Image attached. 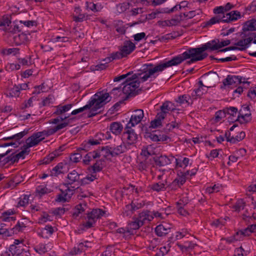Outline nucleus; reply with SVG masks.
<instances>
[{
	"instance_id": "44",
	"label": "nucleus",
	"mask_w": 256,
	"mask_h": 256,
	"mask_svg": "<svg viewBox=\"0 0 256 256\" xmlns=\"http://www.w3.org/2000/svg\"><path fill=\"white\" fill-rule=\"evenodd\" d=\"M226 218H220L214 220L212 221L211 224L216 228H222L226 224Z\"/></svg>"
},
{
	"instance_id": "11",
	"label": "nucleus",
	"mask_w": 256,
	"mask_h": 256,
	"mask_svg": "<svg viewBox=\"0 0 256 256\" xmlns=\"http://www.w3.org/2000/svg\"><path fill=\"white\" fill-rule=\"evenodd\" d=\"M242 76H241L229 74L223 80L222 84L224 87L232 85H234L235 86H236L238 84H248L249 86L250 82H242Z\"/></svg>"
},
{
	"instance_id": "28",
	"label": "nucleus",
	"mask_w": 256,
	"mask_h": 256,
	"mask_svg": "<svg viewBox=\"0 0 256 256\" xmlns=\"http://www.w3.org/2000/svg\"><path fill=\"white\" fill-rule=\"evenodd\" d=\"M123 129V126L120 122H113L110 126V130L114 134H120Z\"/></svg>"
},
{
	"instance_id": "56",
	"label": "nucleus",
	"mask_w": 256,
	"mask_h": 256,
	"mask_svg": "<svg viewBox=\"0 0 256 256\" xmlns=\"http://www.w3.org/2000/svg\"><path fill=\"white\" fill-rule=\"evenodd\" d=\"M20 24H23L24 26L30 28L31 26H37V22L36 20H20Z\"/></svg>"
},
{
	"instance_id": "37",
	"label": "nucleus",
	"mask_w": 256,
	"mask_h": 256,
	"mask_svg": "<svg viewBox=\"0 0 256 256\" xmlns=\"http://www.w3.org/2000/svg\"><path fill=\"white\" fill-rule=\"evenodd\" d=\"M145 130L146 132L144 135V138H150L152 141L154 142H158V134L154 133L156 132V130L153 131L152 132H148L147 128H146Z\"/></svg>"
},
{
	"instance_id": "41",
	"label": "nucleus",
	"mask_w": 256,
	"mask_h": 256,
	"mask_svg": "<svg viewBox=\"0 0 256 256\" xmlns=\"http://www.w3.org/2000/svg\"><path fill=\"white\" fill-rule=\"evenodd\" d=\"M177 184V186L181 187L186 182V176L184 174H180L178 172L177 177L174 180Z\"/></svg>"
},
{
	"instance_id": "59",
	"label": "nucleus",
	"mask_w": 256,
	"mask_h": 256,
	"mask_svg": "<svg viewBox=\"0 0 256 256\" xmlns=\"http://www.w3.org/2000/svg\"><path fill=\"white\" fill-rule=\"evenodd\" d=\"M138 169L140 171L146 170L147 168L148 167V163L146 161V158L145 160L140 162L138 166Z\"/></svg>"
},
{
	"instance_id": "24",
	"label": "nucleus",
	"mask_w": 256,
	"mask_h": 256,
	"mask_svg": "<svg viewBox=\"0 0 256 256\" xmlns=\"http://www.w3.org/2000/svg\"><path fill=\"white\" fill-rule=\"evenodd\" d=\"M242 30L244 32L256 31V20L252 19L246 21L243 24Z\"/></svg>"
},
{
	"instance_id": "5",
	"label": "nucleus",
	"mask_w": 256,
	"mask_h": 256,
	"mask_svg": "<svg viewBox=\"0 0 256 256\" xmlns=\"http://www.w3.org/2000/svg\"><path fill=\"white\" fill-rule=\"evenodd\" d=\"M9 251L12 256H29L30 254L28 247L24 245L23 240H14V244L9 247Z\"/></svg>"
},
{
	"instance_id": "57",
	"label": "nucleus",
	"mask_w": 256,
	"mask_h": 256,
	"mask_svg": "<svg viewBox=\"0 0 256 256\" xmlns=\"http://www.w3.org/2000/svg\"><path fill=\"white\" fill-rule=\"evenodd\" d=\"M132 205V204H127L126 206L124 209V212H123L124 214L126 216H128L133 214Z\"/></svg>"
},
{
	"instance_id": "7",
	"label": "nucleus",
	"mask_w": 256,
	"mask_h": 256,
	"mask_svg": "<svg viewBox=\"0 0 256 256\" xmlns=\"http://www.w3.org/2000/svg\"><path fill=\"white\" fill-rule=\"evenodd\" d=\"M238 113V114L236 120L230 118L231 122H238L240 124H243L248 123L251 120V113L248 106H243Z\"/></svg>"
},
{
	"instance_id": "22",
	"label": "nucleus",
	"mask_w": 256,
	"mask_h": 256,
	"mask_svg": "<svg viewBox=\"0 0 256 256\" xmlns=\"http://www.w3.org/2000/svg\"><path fill=\"white\" fill-rule=\"evenodd\" d=\"M72 104H68L64 106L59 104L56 106V111L53 113L54 115L59 116H64L63 114L68 112L72 106Z\"/></svg>"
},
{
	"instance_id": "29",
	"label": "nucleus",
	"mask_w": 256,
	"mask_h": 256,
	"mask_svg": "<svg viewBox=\"0 0 256 256\" xmlns=\"http://www.w3.org/2000/svg\"><path fill=\"white\" fill-rule=\"evenodd\" d=\"M20 94V92L16 84H14L13 88L8 90L4 93L6 96L10 98L18 97Z\"/></svg>"
},
{
	"instance_id": "43",
	"label": "nucleus",
	"mask_w": 256,
	"mask_h": 256,
	"mask_svg": "<svg viewBox=\"0 0 256 256\" xmlns=\"http://www.w3.org/2000/svg\"><path fill=\"white\" fill-rule=\"evenodd\" d=\"M224 112L226 114H229L230 117L228 118H232V116H235L238 112V108L236 107L230 106L229 108H224Z\"/></svg>"
},
{
	"instance_id": "60",
	"label": "nucleus",
	"mask_w": 256,
	"mask_h": 256,
	"mask_svg": "<svg viewBox=\"0 0 256 256\" xmlns=\"http://www.w3.org/2000/svg\"><path fill=\"white\" fill-rule=\"evenodd\" d=\"M29 131L28 129L24 130V131L20 132L19 133H18L12 136V138L14 139H15L16 140H19L22 138H23L24 136H26V134H28Z\"/></svg>"
},
{
	"instance_id": "3",
	"label": "nucleus",
	"mask_w": 256,
	"mask_h": 256,
	"mask_svg": "<svg viewBox=\"0 0 256 256\" xmlns=\"http://www.w3.org/2000/svg\"><path fill=\"white\" fill-rule=\"evenodd\" d=\"M226 17V18H225L226 16L224 14L222 16H221L220 15L214 16L209 20L204 22L202 24V28H208L220 22L228 23L230 22L236 20L241 18L240 12L238 10H232L230 12L227 13Z\"/></svg>"
},
{
	"instance_id": "16",
	"label": "nucleus",
	"mask_w": 256,
	"mask_h": 256,
	"mask_svg": "<svg viewBox=\"0 0 256 256\" xmlns=\"http://www.w3.org/2000/svg\"><path fill=\"white\" fill-rule=\"evenodd\" d=\"M171 228L166 223L158 225L155 228V232L158 236H166L170 232Z\"/></svg>"
},
{
	"instance_id": "19",
	"label": "nucleus",
	"mask_w": 256,
	"mask_h": 256,
	"mask_svg": "<svg viewBox=\"0 0 256 256\" xmlns=\"http://www.w3.org/2000/svg\"><path fill=\"white\" fill-rule=\"evenodd\" d=\"M100 156V154L98 150L89 152L84 156L82 162L86 165H89L92 160L99 158Z\"/></svg>"
},
{
	"instance_id": "6",
	"label": "nucleus",
	"mask_w": 256,
	"mask_h": 256,
	"mask_svg": "<svg viewBox=\"0 0 256 256\" xmlns=\"http://www.w3.org/2000/svg\"><path fill=\"white\" fill-rule=\"evenodd\" d=\"M212 46L210 43V41L207 42L206 43L202 44L201 47L200 48H192V53L194 56H196V58L198 61L202 60L206 58L208 56L207 53L204 52L206 50H208L210 52L214 51L215 50H212Z\"/></svg>"
},
{
	"instance_id": "62",
	"label": "nucleus",
	"mask_w": 256,
	"mask_h": 256,
	"mask_svg": "<svg viewBox=\"0 0 256 256\" xmlns=\"http://www.w3.org/2000/svg\"><path fill=\"white\" fill-rule=\"evenodd\" d=\"M162 122L160 121V120H158L157 118H155L152 120L150 122V125L149 126V128H156L160 126H162Z\"/></svg>"
},
{
	"instance_id": "49",
	"label": "nucleus",
	"mask_w": 256,
	"mask_h": 256,
	"mask_svg": "<svg viewBox=\"0 0 256 256\" xmlns=\"http://www.w3.org/2000/svg\"><path fill=\"white\" fill-rule=\"evenodd\" d=\"M245 206V202L242 200H238L236 203L233 206L236 211H240L241 210H243Z\"/></svg>"
},
{
	"instance_id": "46",
	"label": "nucleus",
	"mask_w": 256,
	"mask_h": 256,
	"mask_svg": "<svg viewBox=\"0 0 256 256\" xmlns=\"http://www.w3.org/2000/svg\"><path fill=\"white\" fill-rule=\"evenodd\" d=\"M226 113L224 108L223 110H220L216 112L214 115V120L216 122H220L222 118L226 116Z\"/></svg>"
},
{
	"instance_id": "58",
	"label": "nucleus",
	"mask_w": 256,
	"mask_h": 256,
	"mask_svg": "<svg viewBox=\"0 0 256 256\" xmlns=\"http://www.w3.org/2000/svg\"><path fill=\"white\" fill-rule=\"evenodd\" d=\"M91 146L88 142L87 141H84L80 146V147L78 149V150L79 152H81L82 150H84L86 152L90 150Z\"/></svg>"
},
{
	"instance_id": "33",
	"label": "nucleus",
	"mask_w": 256,
	"mask_h": 256,
	"mask_svg": "<svg viewBox=\"0 0 256 256\" xmlns=\"http://www.w3.org/2000/svg\"><path fill=\"white\" fill-rule=\"evenodd\" d=\"M64 168V164L62 162L58 163L56 166H54L50 171V176H57L58 174H62L63 172L62 170Z\"/></svg>"
},
{
	"instance_id": "48",
	"label": "nucleus",
	"mask_w": 256,
	"mask_h": 256,
	"mask_svg": "<svg viewBox=\"0 0 256 256\" xmlns=\"http://www.w3.org/2000/svg\"><path fill=\"white\" fill-rule=\"evenodd\" d=\"M100 160H96V162L89 168L94 172H100L102 170V167L100 166Z\"/></svg>"
},
{
	"instance_id": "17",
	"label": "nucleus",
	"mask_w": 256,
	"mask_h": 256,
	"mask_svg": "<svg viewBox=\"0 0 256 256\" xmlns=\"http://www.w3.org/2000/svg\"><path fill=\"white\" fill-rule=\"evenodd\" d=\"M106 212L100 208L93 209L91 212L86 213L87 218H90L96 222L104 216Z\"/></svg>"
},
{
	"instance_id": "30",
	"label": "nucleus",
	"mask_w": 256,
	"mask_h": 256,
	"mask_svg": "<svg viewBox=\"0 0 256 256\" xmlns=\"http://www.w3.org/2000/svg\"><path fill=\"white\" fill-rule=\"evenodd\" d=\"M86 206L87 204L86 202L77 204L74 208V211L72 214L73 217L76 218L80 214L85 211Z\"/></svg>"
},
{
	"instance_id": "64",
	"label": "nucleus",
	"mask_w": 256,
	"mask_h": 256,
	"mask_svg": "<svg viewBox=\"0 0 256 256\" xmlns=\"http://www.w3.org/2000/svg\"><path fill=\"white\" fill-rule=\"evenodd\" d=\"M20 49L18 48H10L4 50V53L7 55L13 54L14 55L19 53Z\"/></svg>"
},
{
	"instance_id": "31",
	"label": "nucleus",
	"mask_w": 256,
	"mask_h": 256,
	"mask_svg": "<svg viewBox=\"0 0 256 256\" xmlns=\"http://www.w3.org/2000/svg\"><path fill=\"white\" fill-rule=\"evenodd\" d=\"M24 26H19L18 24H14L13 27L11 26L8 30V33L6 34L8 38L10 34H17L19 32L23 31Z\"/></svg>"
},
{
	"instance_id": "63",
	"label": "nucleus",
	"mask_w": 256,
	"mask_h": 256,
	"mask_svg": "<svg viewBox=\"0 0 256 256\" xmlns=\"http://www.w3.org/2000/svg\"><path fill=\"white\" fill-rule=\"evenodd\" d=\"M54 160V156H52V154H50L48 156L44 158L43 160L40 161L41 164H50V162H52Z\"/></svg>"
},
{
	"instance_id": "61",
	"label": "nucleus",
	"mask_w": 256,
	"mask_h": 256,
	"mask_svg": "<svg viewBox=\"0 0 256 256\" xmlns=\"http://www.w3.org/2000/svg\"><path fill=\"white\" fill-rule=\"evenodd\" d=\"M31 56H29L28 58H20L18 59L20 64L23 66H28L32 64Z\"/></svg>"
},
{
	"instance_id": "35",
	"label": "nucleus",
	"mask_w": 256,
	"mask_h": 256,
	"mask_svg": "<svg viewBox=\"0 0 256 256\" xmlns=\"http://www.w3.org/2000/svg\"><path fill=\"white\" fill-rule=\"evenodd\" d=\"M246 136L245 132L243 131L240 132V134L236 136H232L231 138H228L227 142H230L232 144H236L242 140Z\"/></svg>"
},
{
	"instance_id": "8",
	"label": "nucleus",
	"mask_w": 256,
	"mask_h": 256,
	"mask_svg": "<svg viewBox=\"0 0 256 256\" xmlns=\"http://www.w3.org/2000/svg\"><path fill=\"white\" fill-rule=\"evenodd\" d=\"M238 113V114L236 120L230 118L231 122H238L240 124H243L248 123L251 120V113L248 106H243Z\"/></svg>"
},
{
	"instance_id": "12",
	"label": "nucleus",
	"mask_w": 256,
	"mask_h": 256,
	"mask_svg": "<svg viewBox=\"0 0 256 256\" xmlns=\"http://www.w3.org/2000/svg\"><path fill=\"white\" fill-rule=\"evenodd\" d=\"M144 116L143 110L138 109L134 112L131 116L130 120L126 125V128H130V127H134L136 125L140 123Z\"/></svg>"
},
{
	"instance_id": "20",
	"label": "nucleus",
	"mask_w": 256,
	"mask_h": 256,
	"mask_svg": "<svg viewBox=\"0 0 256 256\" xmlns=\"http://www.w3.org/2000/svg\"><path fill=\"white\" fill-rule=\"evenodd\" d=\"M68 180L64 185L65 186H71L74 182H78L80 178V174L75 170H72V172L68 173L66 177Z\"/></svg>"
},
{
	"instance_id": "52",
	"label": "nucleus",
	"mask_w": 256,
	"mask_h": 256,
	"mask_svg": "<svg viewBox=\"0 0 256 256\" xmlns=\"http://www.w3.org/2000/svg\"><path fill=\"white\" fill-rule=\"evenodd\" d=\"M82 154L80 152H76L72 154L70 156V160L75 163L79 162L82 159Z\"/></svg>"
},
{
	"instance_id": "1",
	"label": "nucleus",
	"mask_w": 256,
	"mask_h": 256,
	"mask_svg": "<svg viewBox=\"0 0 256 256\" xmlns=\"http://www.w3.org/2000/svg\"><path fill=\"white\" fill-rule=\"evenodd\" d=\"M168 61L164 62H160L159 64L154 66L153 64H144L138 72L133 74L130 78H128L122 84V92L126 94V99L129 97L134 96L139 94L142 90L139 88L140 81L138 80L142 74L144 75L140 77V79L142 82L146 81L149 78H156L155 74L158 72H162L165 68L170 67Z\"/></svg>"
},
{
	"instance_id": "55",
	"label": "nucleus",
	"mask_w": 256,
	"mask_h": 256,
	"mask_svg": "<svg viewBox=\"0 0 256 256\" xmlns=\"http://www.w3.org/2000/svg\"><path fill=\"white\" fill-rule=\"evenodd\" d=\"M83 251V242L79 244L78 247H74L73 250L70 252V254L72 255L77 254L82 252Z\"/></svg>"
},
{
	"instance_id": "9",
	"label": "nucleus",
	"mask_w": 256,
	"mask_h": 256,
	"mask_svg": "<svg viewBox=\"0 0 256 256\" xmlns=\"http://www.w3.org/2000/svg\"><path fill=\"white\" fill-rule=\"evenodd\" d=\"M52 128H50L47 130H43L42 132H34L32 136L29 137V139L31 140L32 142H29V146H35L38 145L41 141H42L44 138V136H49L52 135L54 133L52 132Z\"/></svg>"
},
{
	"instance_id": "51",
	"label": "nucleus",
	"mask_w": 256,
	"mask_h": 256,
	"mask_svg": "<svg viewBox=\"0 0 256 256\" xmlns=\"http://www.w3.org/2000/svg\"><path fill=\"white\" fill-rule=\"evenodd\" d=\"M125 57L124 56H123L122 53L120 52H113L111 54L110 56V57H107V58H110L111 60V62L114 60H118L122 58Z\"/></svg>"
},
{
	"instance_id": "39",
	"label": "nucleus",
	"mask_w": 256,
	"mask_h": 256,
	"mask_svg": "<svg viewBox=\"0 0 256 256\" xmlns=\"http://www.w3.org/2000/svg\"><path fill=\"white\" fill-rule=\"evenodd\" d=\"M34 250L40 254H44L48 251L46 244L42 243L36 246Z\"/></svg>"
},
{
	"instance_id": "23",
	"label": "nucleus",
	"mask_w": 256,
	"mask_h": 256,
	"mask_svg": "<svg viewBox=\"0 0 256 256\" xmlns=\"http://www.w3.org/2000/svg\"><path fill=\"white\" fill-rule=\"evenodd\" d=\"M140 218L142 220L144 224L149 222L154 218V215L152 212L148 210H144L139 214Z\"/></svg>"
},
{
	"instance_id": "13",
	"label": "nucleus",
	"mask_w": 256,
	"mask_h": 256,
	"mask_svg": "<svg viewBox=\"0 0 256 256\" xmlns=\"http://www.w3.org/2000/svg\"><path fill=\"white\" fill-rule=\"evenodd\" d=\"M130 127V128H126L125 127V132L123 133V136H126V141L128 145H132L136 142L138 138V134L135 132L134 129Z\"/></svg>"
},
{
	"instance_id": "14",
	"label": "nucleus",
	"mask_w": 256,
	"mask_h": 256,
	"mask_svg": "<svg viewBox=\"0 0 256 256\" xmlns=\"http://www.w3.org/2000/svg\"><path fill=\"white\" fill-rule=\"evenodd\" d=\"M202 77L206 88H210L218 80V76L216 72H210L204 74Z\"/></svg>"
},
{
	"instance_id": "2",
	"label": "nucleus",
	"mask_w": 256,
	"mask_h": 256,
	"mask_svg": "<svg viewBox=\"0 0 256 256\" xmlns=\"http://www.w3.org/2000/svg\"><path fill=\"white\" fill-rule=\"evenodd\" d=\"M110 100L111 97L109 93L104 92V90L98 92L90 98L88 104L83 107L72 110L70 114L76 115L85 110L90 109L94 104L97 108H102Z\"/></svg>"
},
{
	"instance_id": "47",
	"label": "nucleus",
	"mask_w": 256,
	"mask_h": 256,
	"mask_svg": "<svg viewBox=\"0 0 256 256\" xmlns=\"http://www.w3.org/2000/svg\"><path fill=\"white\" fill-rule=\"evenodd\" d=\"M91 108H92L91 110H90V112H88V114L87 115V118H92V117L97 115L98 114L100 113V112H97V110L98 109H100V108H97V106H96L95 104H94L92 106V107H91Z\"/></svg>"
},
{
	"instance_id": "15",
	"label": "nucleus",
	"mask_w": 256,
	"mask_h": 256,
	"mask_svg": "<svg viewBox=\"0 0 256 256\" xmlns=\"http://www.w3.org/2000/svg\"><path fill=\"white\" fill-rule=\"evenodd\" d=\"M136 48L135 44L130 40H126L120 50L125 57L131 54Z\"/></svg>"
},
{
	"instance_id": "26",
	"label": "nucleus",
	"mask_w": 256,
	"mask_h": 256,
	"mask_svg": "<svg viewBox=\"0 0 256 256\" xmlns=\"http://www.w3.org/2000/svg\"><path fill=\"white\" fill-rule=\"evenodd\" d=\"M132 219L133 221H132L128 224L129 227L128 229L130 228L132 230H138L140 226L144 224L142 220H140L139 215L138 217L134 216Z\"/></svg>"
},
{
	"instance_id": "34",
	"label": "nucleus",
	"mask_w": 256,
	"mask_h": 256,
	"mask_svg": "<svg viewBox=\"0 0 256 256\" xmlns=\"http://www.w3.org/2000/svg\"><path fill=\"white\" fill-rule=\"evenodd\" d=\"M26 228V224L20 221H18L16 226L10 230V234H17L18 232H22L24 229Z\"/></svg>"
},
{
	"instance_id": "38",
	"label": "nucleus",
	"mask_w": 256,
	"mask_h": 256,
	"mask_svg": "<svg viewBox=\"0 0 256 256\" xmlns=\"http://www.w3.org/2000/svg\"><path fill=\"white\" fill-rule=\"evenodd\" d=\"M102 61H106V62H100L99 64L95 66V68L93 70H102L106 69L108 67V64L111 62L110 58H105L102 60Z\"/></svg>"
},
{
	"instance_id": "53",
	"label": "nucleus",
	"mask_w": 256,
	"mask_h": 256,
	"mask_svg": "<svg viewBox=\"0 0 256 256\" xmlns=\"http://www.w3.org/2000/svg\"><path fill=\"white\" fill-rule=\"evenodd\" d=\"M85 219H88V220L86 222H84L82 224L86 229H88L94 227V225L96 224V222L92 220L90 218H87V216L85 217Z\"/></svg>"
},
{
	"instance_id": "18",
	"label": "nucleus",
	"mask_w": 256,
	"mask_h": 256,
	"mask_svg": "<svg viewBox=\"0 0 256 256\" xmlns=\"http://www.w3.org/2000/svg\"><path fill=\"white\" fill-rule=\"evenodd\" d=\"M210 42L212 46V50H215L228 46L230 44V40H222L220 42L218 38L210 40Z\"/></svg>"
},
{
	"instance_id": "45",
	"label": "nucleus",
	"mask_w": 256,
	"mask_h": 256,
	"mask_svg": "<svg viewBox=\"0 0 256 256\" xmlns=\"http://www.w3.org/2000/svg\"><path fill=\"white\" fill-rule=\"evenodd\" d=\"M129 2H123L116 5V10L118 13L124 12L130 7Z\"/></svg>"
},
{
	"instance_id": "27",
	"label": "nucleus",
	"mask_w": 256,
	"mask_h": 256,
	"mask_svg": "<svg viewBox=\"0 0 256 256\" xmlns=\"http://www.w3.org/2000/svg\"><path fill=\"white\" fill-rule=\"evenodd\" d=\"M242 38V39L236 42L234 45L240 46L241 48H244V50H245L249 46V45L252 42H253L254 40L252 39V37Z\"/></svg>"
},
{
	"instance_id": "36",
	"label": "nucleus",
	"mask_w": 256,
	"mask_h": 256,
	"mask_svg": "<svg viewBox=\"0 0 256 256\" xmlns=\"http://www.w3.org/2000/svg\"><path fill=\"white\" fill-rule=\"evenodd\" d=\"M150 187L151 190L156 192L165 190L166 188L165 184L160 182L154 183L150 185Z\"/></svg>"
},
{
	"instance_id": "54",
	"label": "nucleus",
	"mask_w": 256,
	"mask_h": 256,
	"mask_svg": "<svg viewBox=\"0 0 256 256\" xmlns=\"http://www.w3.org/2000/svg\"><path fill=\"white\" fill-rule=\"evenodd\" d=\"M29 196L28 195H24L23 198H21L18 204V206H24L28 204Z\"/></svg>"
},
{
	"instance_id": "42",
	"label": "nucleus",
	"mask_w": 256,
	"mask_h": 256,
	"mask_svg": "<svg viewBox=\"0 0 256 256\" xmlns=\"http://www.w3.org/2000/svg\"><path fill=\"white\" fill-rule=\"evenodd\" d=\"M190 99V96L188 94H183L178 96L177 99L176 100V102L182 104L184 102L190 104L188 100Z\"/></svg>"
},
{
	"instance_id": "32",
	"label": "nucleus",
	"mask_w": 256,
	"mask_h": 256,
	"mask_svg": "<svg viewBox=\"0 0 256 256\" xmlns=\"http://www.w3.org/2000/svg\"><path fill=\"white\" fill-rule=\"evenodd\" d=\"M86 6L87 8L90 10L94 12H100L103 8L102 5L100 3L94 4L92 2H86Z\"/></svg>"
},
{
	"instance_id": "4",
	"label": "nucleus",
	"mask_w": 256,
	"mask_h": 256,
	"mask_svg": "<svg viewBox=\"0 0 256 256\" xmlns=\"http://www.w3.org/2000/svg\"><path fill=\"white\" fill-rule=\"evenodd\" d=\"M192 48H189L182 54H178L168 60L170 66H178L188 59L190 60H187L185 64H191L198 62V60L196 56H193L192 53H194V52H192Z\"/></svg>"
},
{
	"instance_id": "10",
	"label": "nucleus",
	"mask_w": 256,
	"mask_h": 256,
	"mask_svg": "<svg viewBox=\"0 0 256 256\" xmlns=\"http://www.w3.org/2000/svg\"><path fill=\"white\" fill-rule=\"evenodd\" d=\"M29 40L28 34L26 32H21L17 34H10L8 36V42L16 46H20L26 44Z\"/></svg>"
},
{
	"instance_id": "21",
	"label": "nucleus",
	"mask_w": 256,
	"mask_h": 256,
	"mask_svg": "<svg viewBox=\"0 0 256 256\" xmlns=\"http://www.w3.org/2000/svg\"><path fill=\"white\" fill-rule=\"evenodd\" d=\"M154 160L156 166H162L171 163L170 160L166 156H160L154 158Z\"/></svg>"
},
{
	"instance_id": "40",
	"label": "nucleus",
	"mask_w": 256,
	"mask_h": 256,
	"mask_svg": "<svg viewBox=\"0 0 256 256\" xmlns=\"http://www.w3.org/2000/svg\"><path fill=\"white\" fill-rule=\"evenodd\" d=\"M240 36L242 38L252 37V39L254 40L253 43L256 44V32L255 31L244 32L242 30Z\"/></svg>"
},
{
	"instance_id": "50",
	"label": "nucleus",
	"mask_w": 256,
	"mask_h": 256,
	"mask_svg": "<svg viewBox=\"0 0 256 256\" xmlns=\"http://www.w3.org/2000/svg\"><path fill=\"white\" fill-rule=\"evenodd\" d=\"M62 192V194H60L58 196L56 200L57 202H66L67 200L66 196H68V192H65L64 191L62 190H60Z\"/></svg>"
},
{
	"instance_id": "25",
	"label": "nucleus",
	"mask_w": 256,
	"mask_h": 256,
	"mask_svg": "<svg viewBox=\"0 0 256 256\" xmlns=\"http://www.w3.org/2000/svg\"><path fill=\"white\" fill-rule=\"evenodd\" d=\"M112 152H110V155L112 157H116L124 152L126 150V146L124 142H122L116 147H112Z\"/></svg>"
}]
</instances>
